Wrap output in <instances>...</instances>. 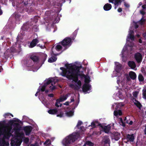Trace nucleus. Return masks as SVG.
Segmentation results:
<instances>
[{
    "instance_id": "obj_41",
    "label": "nucleus",
    "mask_w": 146,
    "mask_h": 146,
    "mask_svg": "<svg viewBox=\"0 0 146 146\" xmlns=\"http://www.w3.org/2000/svg\"><path fill=\"white\" fill-rule=\"evenodd\" d=\"M139 92L135 91L133 92V95L135 97H137L138 94Z\"/></svg>"
},
{
    "instance_id": "obj_7",
    "label": "nucleus",
    "mask_w": 146,
    "mask_h": 146,
    "mask_svg": "<svg viewBox=\"0 0 146 146\" xmlns=\"http://www.w3.org/2000/svg\"><path fill=\"white\" fill-rule=\"evenodd\" d=\"M124 104L122 103H119L118 104L115 103L112 106V108H113L115 106V111L114 112V115L117 117L121 115H122V113L120 110H117L118 108H120L121 107L123 106Z\"/></svg>"
},
{
    "instance_id": "obj_56",
    "label": "nucleus",
    "mask_w": 146,
    "mask_h": 146,
    "mask_svg": "<svg viewBox=\"0 0 146 146\" xmlns=\"http://www.w3.org/2000/svg\"><path fill=\"white\" fill-rule=\"evenodd\" d=\"M30 61H29L28 62V64H27V66H29V63H30Z\"/></svg>"
},
{
    "instance_id": "obj_60",
    "label": "nucleus",
    "mask_w": 146,
    "mask_h": 146,
    "mask_svg": "<svg viewBox=\"0 0 146 146\" xmlns=\"http://www.w3.org/2000/svg\"><path fill=\"white\" fill-rule=\"evenodd\" d=\"M138 37H139V36H140V35H139V34H137V36H136Z\"/></svg>"
},
{
    "instance_id": "obj_6",
    "label": "nucleus",
    "mask_w": 146,
    "mask_h": 146,
    "mask_svg": "<svg viewBox=\"0 0 146 146\" xmlns=\"http://www.w3.org/2000/svg\"><path fill=\"white\" fill-rule=\"evenodd\" d=\"M7 127H5L3 122H0V146H9V143L7 141L3 140V138L7 135Z\"/></svg>"
},
{
    "instance_id": "obj_52",
    "label": "nucleus",
    "mask_w": 146,
    "mask_h": 146,
    "mask_svg": "<svg viewBox=\"0 0 146 146\" xmlns=\"http://www.w3.org/2000/svg\"><path fill=\"white\" fill-rule=\"evenodd\" d=\"M48 96H49L50 97H52L53 96V94H49L48 95Z\"/></svg>"
},
{
    "instance_id": "obj_28",
    "label": "nucleus",
    "mask_w": 146,
    "mask_h": 146,
    "mask_svg": "<svg viewBox=\"0 0 146 146\" xmlns=\"http://www.w3.org/2000/svg\"><path fill=\"white\" fill-rule=\"evenodd\" d=\"M98 125V121H94L92 122L91 123V126L93 127H95L96 126H97Z\"/></svg>"
},
{
    "instance_id": "obj_15",
    "label": "nucleus",
    "mask_w": 146,
    "mask_h": 146,
    "mask_svg": "<svg viewBox=\"0 0 146 146\" xmlns=\"http://www.w3.org/2000/svg\"><path fill=\"white\" fill-rule=\"evenodd\" d=\"M102 128L104 132L106 133H108L110 130V126L109 125L106 126H102Z\"/></svg>"
},
{
    "instance_id": "obj_21",
    "label": "nucleus",
    "mask_w": 146,
    "mask_h": 146,
    "mask_svg": "<svg viewBox=\"0 0 146 146\" xmlns=\"http://www.w3.org/2000/svg\"><path fill=\"white\" fill-rule=\"evenodd\" d=\"M129 75L131 79L134 80L136 77V75L135 73L132 71H131L129 72Z\"/></svg>"
},
{
    "instance_id": "obj_2",
    "label": "nucleus",
    "mask_w": 146,
    "mask_h": 146,
    "mask_svg": "<svg viewBox=\"0 0 146 146\" xmlns=\"http://www.w3.org/2000/svg\"><path fill=\"white\" fill-rule=\"evenodd\" d=\"M5 127H7V135L3 138L4 141L8 142L9 138L11 135L13 137L11 139V144L13 146H19L22 142L24 134L21 131V127L17 123H15L12 126L7 125L3 122Z\"/></svg>"
},
{
    "instance_id": "obj_1",
    "label": "nucleus",
    "mask_w": 146,
    "mask_h": 146,
    "mask_svg": "<svg viewBox=\"0 0 146 146\" xmlns=\"http://www.w3.org/2000/svg\"><path fill=\"white\" fill-rule=\"evenodd\" d=\"M65 66L66 68L62 67L60 68V69L62 71L60 74L62 76L72 80V83L70 85V87L76 90H79L80 88L82 83L81 81L78 80V76H79L82 78H85V83L82 88L83 91L89 93L91 90V86L87 83L90 82V78L88 76L85 75L80 73V70L81 67L71 64H66Z\"/></svg>"
},
{
    "instance_id": "obj_44",
    "label": "nucleus",
    "mask_w": 146,
    "mask_h": 146,
    "mask_svg": "<svg viewBox=\"0 0 146 146\" xmlns=\"http://www.w3.org/2000/svg\"><path fill=\"white\" fill-rule=\"evenodd\" d=\"M82 121H78L77 125L76 127H77L78 128H79V127L80 125H82Z\"/></svg>"
},
{
    "instance_id": "obj_16",
    "label": "nucleus",
    "mask_w": 146,
    "mask_h": 146,
    "mask_svg": "<svg viewBox=\"0 0 146 146\" xmlns=\"http://www.w3.org/2000/svg\"><path fill=\"white\" fill-rule=\"evenodd\" d=\"M128 64L129 66L132 69H134L136 68V64L133 61H129Z\"/></svg>"
},
{
    "instance_id": "obj_26",
    "label": "nucleus",
    "mask_w": 146,
    "mask_h": 146,
    "mask_svg": "<svg viewBox=\"0 0 146 146\" xmlns=\"http://www.w3.org/2000/svg\"><path fill=\"white\" fill-rule=\"evenodd\" d=\"M124 80V78H123V79L122 80V78L121 77H119L117 79V83L118 84H119V82H120L121 83L122 86H123V81Z\"/></svg>"
},
{
    "instance_id": "obj_43",
    "label": "nucleus",
    "mask_w": 146,
    "mask_h": 146,
    "mask_svg": "<svg viewBox=\"0 0 146 146\" xmlns=\"http://www.w3.org/2000/svg\"><path fill=\"white\" fill-rule=\"evenodd\" d=\"M120 121L121 122L120 123V124L121 125H122L124 127L125 126V125L122 119L121 118H119Z\"/></svg>"
},
{
    "instance_id": "obj_51",
    "label": "nucleus",
    "mask_w": 146,
    "mask_h": 146,
    "mask_svg": "<svg viewBox=\"0 0 146 146\" xmlns=\"http://www.w3.org/2000/svg\"><path fill=\"white\" fill-rule=\"evenodd\" d=\"M122 9L121 8H119L118 9V11L119 12H120L122 11Z\"/></svg>"
},
{
    "instance_id": "obj_10",
    "label": "nucleus",
    "mask_w": 146,
    "mask_h": 146,
    "mask_svg": "<svg viewBox=\"0 0 146 146\" xmlns=\"http://www.w3.org/2000/svg\"><path fill=\"white\" fill-rule=\"evenodd\" d=\"M51 54L52 56V57L50 58L48 60V62L50 63L54 62L57 60V58L55 56H53L52 54L57 55V54L54 53L52 51L51 53Z\"/></svg>"
},
{
    "instance_id": "obj_48",
    "label": "nucleus",
    "mask_w": 146,
    "mask_h": 146,
    "mask_svg": "<svg viewBox=\"0 0 146 146\" xmlns=\"http://www.w3.org/2000/svg\"><path fill=\"white\" fill-rule=\"evenodd\" d=\"M65 1V0H60L59 1L60 2V4H62V3H64Z\"/></svg>"
},
{
    "instance_id": "obj_3",
    "label": "nucleus",
    "mask_w": 146,
    "mask_h": 146,
    "mask_svg": "<svg viewBox=\"0 0 146 146\" xmlns=\"http://www.w3.org/2000/svg\"><path fill=\"white\" fill-rule=\"evenodd\" d=\"M132 30V29L131 27L130 28V31L126 39V44L124 46L121 52L122 57L123 56V54L124 53H127L128 51L131 50V47L134 46L133 43L130 41V40L132 41L134 39V32Z\"/></svg>"
},
{
    "instance_id": "obj_62",
    "label": "nucleus",
    "mask_w": 146,
    "mask_h": 146,
    "mask_svg": "<svg viewBox=\"0 0 146 146\" xmlns=\"http://www.w3.org/2000/svg\"><path fill=\"white\" fill-rule=\"evenodd\" d=\"M139 5H141V3H139Z\"/></svg>"
},
{
    "instance_id": "obj_57",
    "label": "nucleus",
    "mask_w": 146,
    "mask_h": 146,
    "mask_svg": "<svg viewBox=\"0 0 146 146\" xmlns=\"http://www.w3.org/2000/svg\"><path fill=\"white\" fill-rule=\"evenodd\" d=\"M144 131H145V134H146V127L145 128V129H144Z\"/></svg>"
},
{
    "instance_id": "obj_50",
    "label": "nucleus",
    "mask_w": 146,
    "mask_h": 146,
    "mask_svg": "<svg viewBox=\"0 0 146 146\" xmlns=\"http://www.w3.org/2000/svg\"><path fill=\"white\" fill-rule=\"evenodd\" d=\"M37 46H40L41 48H44V46L42 45H41L40 44H38Z\"/></svg>"
},
{
    "instance_id": "obj_59",
    "label": "nucleus",
    "mask_w": 146,
    "mask_h": 146,
    "mask_svg": "<svg viewBox=\"0 0 146 146\" xmlns=\"http://www.w3.org/2000/svg\"><path fill=\"white\" fill-rule=\"evenodd\" d=\"M31 146H38L36 145H31Z\"/></svg>"
},
{
    "instance_id": "obj_61",
    "label": "nucleus",
    "mask_w": 146,
    "mask_h": 146,
    "mask_svg": "<svg viewBox=\"0 0 146 146\" xmlns=\"http://www.w3.org/2000/svg\"><path fill=\"white\" fill-rule=\"evenodd\" d=\"M78 103H77L76 104V106H77L78 104Z\"/></svg>"
},
{
    "instance_id": "obj_45",
    "label": "nucleus",
    "mask_w": 146,
    "mask_h": 146,
    "mask_svg": "<svg viewBox=\"0 0 146 146\" xmlns=\"http://www.w3.org/2000/svg\"><path fill=\"white\" fill-rule=\"evenodd\" d=\"M23 137H24V136ZM24 139L25 142L26 143L28 142L29 141V139L28 138L24 137H23V138L22 139Z\"/></svg>"
},
{
    "instance_id": "obj_14",
    "label": "nucleus",
    "mask_w": 146,
    "mask_h": 146,
    "mask_svg": "<svg viewBox=\"0 0 146 146\" xmlns=\"http://www.w3.org/2000/svg\"><path fill=\"white\" fill-rule=\"evenodd\" d=\"M39 42L37 38L34 39L30 43L29 45L30 48H33L35 46L36 44Z\"/></svg>"
},
{
    "instance_id": "obj_54",
    "label": "nucleus",
    "mask_w": 146,
    "mask_h": 146,
    "mask_svg": "<svg viewBox=\"0 0 146 146\" xmlns=\"http://www.w3.org/2000/svg\"><path fill=\"white\" fill-rule=\"evenodd\" d=\"M139 42L140 43H141L142 42V40L141 39H139Z\"/></svg>"
},
{
    "instance_id": "obj_39",
    "label": "nucleus",
    "mask_w": 146,
    "mask_h": 146,
    "mask_svg": "<svg viewBox=\"0 0 146 146\" xmlns=\"http://www.w3.org/2000/svg\"><path fill=\"white\" fill-rule=\"evenodd\" d=\"M139 79L140 81H143L144 79L143 77L141 74H139Z\"/></svg>"
},
{
    "instance_id": "obj_34",
    "label": "nucleus",
    "mask_w": 146,
    "mask_h": 146,
    "mask_svg": "<svg viewBox=\"0 0 146 146\" xmlns=\"http://www.w3.org/2000/svg\"><path fill=\"white\" fill-rule=\"evenodd\" d=\"M68 96H64L62 97H61L60 99V101L62 102L66 100L67 98V97Z\"/></svg>"
},
{
    "instance_id": "obj_12",
    "label": "nucleus",
    "mask_w": 146,
    "mask_h": 146,
    "mask_svg": "<svg viewBox=\"0 0 146 146\" xmlns=\"http://www.w3.org/2000/svg\"><path fill=\"white\" fill-rule=\"evenodd\" d=\"M135 58L138 62H141L142 60V56L139 53H136L135 55Z\"/></svg>"
},
{
    "instance_id": "obj_5",
    "label": "nucleus",
    "mask_w": 146,
    "mask_h": 146,
    "mask_svg": "<svg viewBox=\"0 0 146 146\" xmlns=\"http://www.w3.org/2000/svg\"><path fill=\"white\" fill-rule=\"evenodd\" d=\"M80 137L78 133H73L64 138L62 141V144L64 146H71Z\"/></svg>"
},
{
    "instance_id": "obj_31",
    "label": "nucleus",
    "mask_w": 146,
    "mask_h": 146,
    "mask_svg": "<svg viewBox=\"0 0 146 146\" xmlns=\"http://www.w3.org/2000/svg\"><path fill=\"white\" fill-rule=\"evenodd\" d=\"M87 145L89 146H93V144L91 142L87 141L86 142V143L83 146H86Z\"/></svg>"
},
{
    "instance_id": "obj_40",
    "label": "nucleus",
    "mask_w": 146,
    "mask_h": 146,
    "mask_svg": "<svg viewBox=\"0 0 146 146\" xmlns=\"http://www.w3.org/2000/svg\"><path fill=\"white\" fill-rule=\"evenodd\" d=\"M50 141L49 139L47 140L44 143V144L46 145H49L50 144Z\"/></svg>"
},
{
    "instance_id": "obj_58",
    "label": "nucleus",
    "mask_w": 146,
    "mask_h": 146,
    "mask_svg": "<svg viewBox=\"0 0 146 146\" xmlns=\"http://www.w3.org/2000/svg\"><path fill=\"white\" fill-rule=\"evenodd\" d=\"M44 56L46 57H46H47V55L46 54H44Z\"/></svg>"
},
{
    "instance_id": "obj_24",
    "label": "nucleus",
    "mask_w": 146,
    "mask_h": 146,
    "mask_svg": "<svg viewBox=\"0 0 146 146\" xmlns=\"http://www.w3.org/2000/svg\"><path fill=\"white\" fill-rule=\"evenodd\" d=\"M128 139L131 141H133L134 139V137L133 135H128L127 136Z\"/></svg>"
},
{
    "instance_id": "obj_19",
    "label": "nucleus",
    "mask_w": 146,
    "mask_h": 146,
    "mask_svg": "<svg viewBox=\"0 0 146 146\" xmlns=\"http://www.w3.org/2000/svg\"><path fill=\"white\" fill-rule=\"evenodd\" d=\"M111 8V5L109 3H107L105 4L104 7V9L105 11H108L110 10Z\"/></svg>"
},
{
    "instance_id": "obj_33",
    "label": "nucleus",
    "mask_w": 146,
    "mask_h": 146,
    "mask_svg": "<svg viewBox=\"0 0 146 146\" xmlns=\"http://www.w3.org/2000/svg\"><path fill=\"white\" fill-rule=\"evenodd\" d=\"M143 94L144 99H146V89L144 88L143 90Z\"/></svg>"
},
{
    "instance_id": "obj_35",
    "label": "nucleus",
    "mask_w": 146,
    "mask_h": 146,
    "mask_svg": "<svg viewBox=\"0 0 146 146\" xmlns=\"http://www.w3.org/2000/svg\"><path fill=\"white\" fill-rule=\"evenodd\" d=\"M55 48L56 50L58 51L61 49L62 46L60 44H58L56 46Z\"/></svg>"
},
{
    "instance_id": "obj_36",
    "label": "nucleus",
    "mask_w": 146,
    "mask_h": 146,
    "mask_svg": "<svg viewBox=\"0 0 146 146\" xmlns=\"http://www.w3.org/2000/svg\"><path fill=\"white\" fill-rule=\"evenodd\" d=\"M31 58L33 61H36L38 60V58L36 56H33L31 57Z\"/></svg>"
},
{
    "instance_id": "obj_32",
    "label": "nucleus",
    "mask_w": 146,
    "mask_h": 146,
    "mask_svg": "<svg viewBox=\"0 0 146 146\" xmlns=\"http://www.w3.org/2000/svg\"><path fill=\"white\" fill-rule=\"evenodd\" d=\"M134 103L138 108L140 109L141 104L139 102L135 100V102H134Z\"/></svg>"
},
{
    "instance_id": "obj_11",
    "label": "nucleus",
    "mask_w": 146,
    "mask_h": 146,
    "mask_svg": "<svg viewBox=\"0 0 146 146\" xmlns=\"http://www.w3.org/2000/svg\"><path fill=\"white\" fill-rule=\"evenodd\" d=\"M110 3H114L115 6V9H116L117 7L121 3V0H109Z\"/></svg>"
},
{
    "instance_id": "obj_8",
    "label": "nucleus",
    "mask_w": 146,
    "mask_h": 146,
    "mask_svg": "<svg viewBox=\"0 0 146 146\" xmlns=\"http://www.w3.org/2000/svg\"><path fill=\"white\" fill-rule=\"evenodd\" d=\"M48 112L51 114H57V116L60 117H62L63 116L64 113L61 110H58L57 109H50L49 110Z\"/></svg>"
},
{
    "instance_id": "obj_30",
    "label": "nucleus",
    "mask_w": 146,
    "mask_h": 146,
    "mask_svg": "<svg viewBox=\"0 0 146 146\" xmlns=\"http://www.w3.org/2000/svg\"><path fill=\"white\" fill-rule=\"evenodd\" d=\"M115 63L116 65L115 67H118V70H119V73L121 69V65L118 62H116Z\"/></svg>"
},
{
    "instance_id": "obj_4",
    "label": "nucleus",
    "mask_w": 146,
    "mask_h": 146,
    "mask_svg": "<svg viewBox=\"0 0 146 146\" xmlns=\"http://www.w3.org/2000/svg\"><path fill=\"white\" fill-rule=\"evenodd\" d=\"M56 82V80H54L53 78H49L46 80L44 82V85L42 87H39L37 92L35 94V96H37V93L40 90L42 92L45 91L46 93H47L48 92V90L46 89L48 86V87H49L50 90H53L56 89V87L54 85Z\"/></svg>"
},
{
    "instance_id": "obj_22",
    "label": "nucleus",
    "mask_w": 146,
    "mask_h": 146,
    "mask_svg": "<svg viewBox=\"0 0 146 146\" xmlns=\"http://www.w3.org/2000/svg\"><path fill=\"white\" fill-rule=\"evenodd\" d=\"M115 71H114L112 75V77H115L118 75L119 73V70H118V67H117L115 68Z\"/></svg>"
},
{
    "instance_id": "obj_55",
    "label": "nucleus",
    "mask_w": 146,
    "mask_h": 146,
    "mask_svg": "<svg viewBox=\"0 0 146 146\" xmlns=\"http://www.w3.org/2000/svg\"><path fill=\"white\" fill-rule=\"evenodd\" d=\"M3 70V69L0 66V72H1Z\"/></svg>"
},
{
    "instance_id": "obj_53",
    "label": "nucleus",
    "mask_w": 146,
    "mask_h": 146,
    "mask_svg": "<svg viewBox=\"0 0 146 146\" xmlns=\"http://www.w3.org/2000/svg\"><path fill=\"white\" fill-rule=\"evenodd\" d=\"M81 129L82 131H84L85 130V129L84 127H81Z\"/></svg>"
},
{
    "instance_id": "obj_13",
    "label": "nucleus",
    "mask_w": 146,
    "mask_h": 146,
    "mask_svg": "<svg viewBox=\"0 0 146 146\" xmlns=\"http://www.w3.org/2000/svg\"><path fill=\"white\" fill-rule=\"evenodd\" d=\"M103 141L105 143L104 146H110V140L107 136L104 137L103 139Z\"/></svg>"
},
{
    "instance_id": "obj_9",
    "label": "nucleus",
    "mask_w": 146,
    "mask_h": 146,
    "mask_svg": "<svg viewBox=\"0 0 146 146\" xmlns=\"http://www.w3.org/2000/svg\"><path fill=\"white\" fill-rule=\"evenodd\" d=\"M71 38H66L62 41V44L65 47H68L71 44Z\"/></svg>"
},
{
    "instance_id": "obj_42",
    "label": "nucleus",
    "mask_w": 146,
    "mask_h": 146,
    "mask_svg": "<svg viewBox=\"0 0 146 146\" xmlns=\"http://www.w3.org/2000/svg\"><path fill=\"white\" fill-rule=\"evenodd\" d=\"M10 115H11L12 117H13V115L12 114L8 113L5 114L4 117L6 118Z\"/></svg>"
},
{
    "instance_id": "obj_47",
    "label": "nucleus",
    "mask_w": 146,
    "mask_h": 146,
    "mask_svg": "<svg viewBox=\"0 0 146 146\" xmlns=\"http://www.w3.org/2000/svg\"><path fill=\"white\" fill-rule=\"evenodd\" d=\"M124 5L125 6L127 7H128L129 6V4H128V3H124Z\"/></svg>"
},
{
    "instance_id": "obj_38",
    "label": "nucleus",
    "mask_w": 146,
    "mask_h": 146,
    "mask_svg": "<svg viewBox=\"0 0 146 146\" xmlns=\"http://www.w3.org/2000/svg\"><path fill=\"white\" fill-rule=\"evenodd\" d=\"M145 22V20L143 19V17L140 21L139 22H138V23H140L141 25H142L144 24Z\"/></svg>"
},
{
    "instance_id": "obj_49",
    "label": "nucleus",
    "mask_w": 146,
    "mask_h": 146,
    "mask_svg": "<svg viewBox=\"0 0 146 146\" xmlns=\"http://www.w3.org/2000/svg\"><path fill=\"white\" fill-rule=\"evenodd\" d=\"M126 122L127 123H129V124L130 125H132L133 123V121H130L129 123H128L127 121Z\"/></svg>"
},
{
    "instance_id": "obj_29",
    "label": "nucleus",
    "mask_w": 146,
    "mask_h": 146,
    "mask_svg": "<svg viewBox=\"0 0 146 146\" xmlns=\"http://www.w3.org/2000/svg\"><path fill=\"white\" fill-rule=\"evenodd\" d=\"M66 115L68 117H71L73 115V112L72 111H70L67 112L66 113Z\"/></svg>"
},
{
    "instance_id": "obj_46",
    "label": "nucleus",
    "mask_w": 146,
    "mask_h": 146,
    "mask_svg": "<svg viewBox=\"0 0 146 146\" xmlns=\"http://www.w3.org/2000/svg\"><path fill=\"white\" fill-rule=\"evenodd\" d=\"M133 25H134L135 28H137L138 27V25L137 24V23L134 22L133 23Z\"/></svg>"
},
{
    "instance_id": "obj_64",
    "label": "nucleus",
    "mask_w": 146,
    "mask_h": 146,
    "mask_svg": "<svg viewBox=\"0 0 146 146\" xmlns=\"http://www.w3.org/2000/svg\"><path fill=\"white\" fill-rule=\"evenodd\" d=\"M145 34H144L143 35V36H145Z\"/></svg>"
},
{
    "instance_id": "obj_63",
    "label": "nucleus",
    "mask_w": 146,
    "mask_h": 146,
    "mask_svg": "<svg viewBox=\"0 0 146 146\" xmlns=\"http://www.w3.org/2000/svg\"><path fill=\"white\" fill-rule=\"evenodd\" d=\"M38 70V69H37L35 70H33V71H36V70Z\"/></svg>"
},
{
    "instance_id": "obj_17",
    "label": "nucleus",
    "mask_w": 146,
    "mask_h": 146,
    "mask_svg": "<svg viewBox=\"0 0 146 146\" xmlns=\"http://www.w3.org/2000/svg\"><path fill=\"white\" fill-rule=\"evenodd\" d=\"M116 96L121 99H123L124 98V96L121 90L119 91L118 93L116 94Z\"/></svg>"
},
{
    "instance_id": "obj_27",
    "label": "nucleus",
    "mask_w": 146,
    "mask_h": 146,
    "mask_svg": "<svg viewBox=\"0 0 146 146\" xmlns=\"http://www.w3.org/2000/svg\"><path fill=\"white\" fill-rule=\"evenodd\" d=\"M75 98V96H74L73 97H71L70 100L71 101L70 102H66L64 104V105H68L70 103H71L73 101H74V99Z\"/></svg>"
},
{
    "instance_id": "obj_25",
    "label": "nucleus",
    "mask_w": 146,
    "mask_h": 146,
    "mask_svg": "<svg viewBox=\"0 0 146 146\" xmlns=\"http://www.w3.org/2000/svg\"><path fill=\"white\" fill-rule=\"evenodd\" d=\"M143 8V10L140 11L142 15H143L145 14V8L146 7L145 5H144L142 6Z\"/></svg>"
},
{
    "instance_id": "obj_37",
    "label": "nucleus",
    "mask_w": 146,
    "mask_h": 146,
    "mask_svg": "<svg viewBox=\"0 0 146 146\" xmlns=\"http://www.w3.org/2000/svg\"><path fill=\"white\" fill-rule=\"evenodd\" d=\"M125 91L126 94H127L128 93L129 94L130 92V90L129 87H126L125 89Z\"/></svg>"
},
{
    "instance_id": "obj_23",
    "label": "nucleus",
    "mask_w": 146,
    "mask_h": 146,
    "mask_svg": "<svg viewBox=\"0 0 146 146\" xmlns=\"http://www.w3.org/2000/svg\"><path fill=\"white\" fill-rule=\"evenodd\" d=\"M60 102H62L60 101V99L56 100V102L55 104V106L57 107H59V106L61 107L62 104L60 103Z\"/></svg>"
},
{
    "instance_id": "obj_20",
    "label": "nucleus",
    "mask_w": 146,
    "mask_h": 146,
    "mask_svg": "<svg viewBox=\"0 0 146 146\" xmlns=\"http://www.w3.org/2000/svg\"><path fill=\"white\" fill-rule=\"evenodd\" d=\"M113 135V138L115 140L117 141L119 139L120 135V134L118 133H114Z\"/></svg>"
},
{
    "instance_id": "obj_18",
    "label": "nucleus",
    "mask_w": 146,
    "mask_h": 146,
    "mask_svg": "<svg viewBox=\"0 0 146 146\" xmlns=\"http://www.w3.org/2000/svg\"><path fill=\"white\" fill-rule=\"evenodd\" d=\"M31 126L26 127L25 128V131L26 135H29L31 131Z\"/></svg>"
}]
</instances>
